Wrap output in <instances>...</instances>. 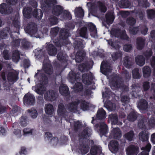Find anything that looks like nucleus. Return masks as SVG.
<instances>
[{"mask_svg":"<svg viewBox=\"0 0 155 155\" xmlns=\"http://www.w3.org/2000/svg\"><path fill=\"white\" fill-rule=\"evenodd\" d=\"M63 12V8L59 5L55 6L52 10V13L56 15H58Z\"/></svg>","mask_w":155,"mask_h":155,"instance_id":"nucleus-21","label":"nucleus"},{"mask_svg":"<svg viewBox=\"0 0 155 155\" xmlns=\"http://www.w3.org/2000/svg\"><path fill=\"white\" fill-rule=\"evenodd\" d=\"M19 42L21 43L22 45L25 49L28 48L29 47L30 43L25 40H15L13 41L12 44L15 46H18L19 45Z\"/></svg>","mask_w":155,"mask_h":155,"instance_id":"nucleus-8","label":"nucleus"},{"mask_svg":"<svg viewBox=\"0 0 155 155\" xmlns=\"http://www.w3.org/2000/svg\"><path fill=\"white\" fill-rule=\"evenodd\" d=\"M89 150V148L88 147L83 146L81 148V152L82 154H84L87 153Z\"/></svg>","mask_w":155,"mask_h":155,"instance_id":"nucleus-52","label":"nucleus"},{"mask_svg":"<svg viewBox=\"0 0 155 155\" xmlns=\"http://www.w3.org/2000/svg\"><path fill=\"white\" fill-rule=\"evenodd\" d=\"M14 134L18 137L21 136V131L19 130H17L14 131Z\"/></svg>","mask_w":155,"mask_h":155,"instance_id":"nucleus-63","label":"nucleus"},{"mask_svg":"<svg viewBox=\"0 0 155 155\" xmlns=\"http://www.w3.org/2000/svg\"><path fill=\"white\" fill-rule=\"evenodd\" d=\"M151 65L154 69V72L155 74V58L153 57L151 61Z\"/></svg>","mask_w":155,"mask_h":155,"instance_id":"nucleus-58","label":"nucleus"},{"mask_svg":"<svg viewBox=\"0 0 155 155\" xmlns=\"http://www.w3.org/2000/svg\"><path fill=\"white\" fill-rule=\"evenodd\" d=\"M121 54L120 53L115 54H112V57L113 59L114 60L115 59L117 58L118 57H120Z\"/></svg>","mask_w":155,"mask_h":155,"instance_id":"nucleus-64","label":"nucleus"},{"mask_svg":"<svg viewBox=\"0 0 155 155\" xmlns=\"http://www.w3.org/2000/svg\"><path fill=\"white\" fill-rule=\"evenodd\" d=\"M20 153L21 154H23L24 155H26L27 154V151L25 147H21Z\"/></svg>","mask_w":155,"mask_h":155,"instance_id":"nucleus-60","label":"nucleus"},{"mask_svg":"<svg viewBox=\"0 0 155 155\" xmlns=\"http://www.w3.org/2000/svg\"><path fill=\"white\" fill-rule=\"evenodd\" d=\"M138 107L140 111L143 113V110H146L147 108V103L145 100L143 99L141 100L138 104Z\"/></svg>","mask_w":155,"mask_h":155,"instance_id":"nucleus-12","label":"nucleus"},{"mask_svg":"<svg viewBox=\"0 0 155 155\" xmlns=\"http://www.w3.org/2000/svg\"><path fill=\"white\" fill-rule=\"evenodd\" d=\"M58 115L61 117V118L64 117L66 115V112L64 107V105L62 104H60L58 106Z\"/></svg>","mask_w":155,"mask_h":155,"instance_id":"nucleus-14","label":"nucleus"},{"mask_svg":"<svg viewBox=\"0 0 155 155\" xmlns=\"http://www.w3.org/2000/svg\"><path fill=\"white\" fill-rule=\"evenodd\" d=\"M78 74L75 75L73 71H71L69 72L68 76V79L69 81L71 83H73L76 80V79H78V78H79V76H78Z\"/></svg>","mask_w":155,"mask_h":155,"instance_id":"nucleus-24","label":"nucleus"},{"mask_svg":"<svg viewBox=\"0 0 155 155\" xmlns=\"http://www.w3.org/2000/svg\"><path fill=\"white\" fill-rule=\"evenodd\" d=\"M108 146L109 150L112 152L117 151L119 149L118 143L115 140L111 141Z\"/></svg>","mask_w":155,"mask_h":155,"instance_id":"nucleus-6","label":"nucleus"},{"mask_svg":"<svg viewBox=\"0 0 155 155\" xmlns=\"http://www.w3.org/2000/svg\"><path fill=\"white\" fill-rule=\"evenodd\" d=\"M149 82H145L143 84V88L145 91L147 90L149 88Z\"/></svg>","mask_w":155,"mask_h":155,"instance_id":"nucleus-59","label":"nucleus"},{"mask_svg":"<svg viewBox=\"0 0 155 155\" xmlns=\"http://www.w3.org/2000/svg\"><path fill=\"white\" fill-rule=\"evenodd\" d=\"M129 100V98L127 96H123L121 99V101L122 102H125L126 103Z\"/></svg>","mask_w":155,"mask_h":155,"instance_id":"nucleus-62","label":"nucleus"},{"mask_svg":"<svg viewBox=\"0 0 155 155\" xmlns=\"http://www.w3.org/2000/svg\"><path fill=\"white\" fill-rule=\"evenodd\" d=\"M50 21L52 24L55 25L58 22V19L56 17H54L50 19Z\"/></svg>","mask_w":155,"mask_h":155,"instance_id":"nucleus-61","label":"nucleus"},{"mask_svg":"<svg viewBox=\"0 0 155 155\" xmlns=\"http://www.w3.org/2000/svg\"><path fill=\"white\" fill-rule=\"evenodd\" d=\"M137 118V114L136 113L134 112H132L127 117V119L129 120L130 121H134Z\"/></svg>","mask_w":155,"mask_h":155,"instance_id":"nucleus-39","label":"nucleus"},{"mask_svg":"<svg viewBox=\"0 0 155 155\" xmlns=\"http://www.w3.org/2000/svg\"><path fill=\"white\" fill-rule=\"evenodd\" d=\"M91 74L90 72L87 74H84L82 76V80L83 83L89 85L91 83Z\"/></svg>","mask_w":155,"mask_h":155,"instance_id":"nucleus-13","label":"nucleus"},{"mask_svg":"<svg viewBox=\"0 0 155 155\" xmlns=\"http://www.w3.org/2000/svg\"><path fill=\"white\" fill-rule=\"evenodd\" d=\"M43 68L45 72L48 74H50L52 72L51 65L49 63L45 64V62H43Z\"/></svg>","mask_w":155,"mask_h":155,"instance_id":"nucleus-25","label":"nucleus"},{"mask_svg":"<svg viewBox=\"0 0 155 155\" xmlns=\"http://www.w3.org/2000/svg\"><path fill=\"white\" fill-rule=\"evenodd\" d=\"M88 26L91 35L92 37L96 38L97 37V30L94 26L91 23H90L88 24Z\"/></svg>","mask_w":155,"mask_h":155,"instance_id":"nucleus-15","label":"nucleus"},{"mask_svg":"<svg viewBox=\"0 0 155 155\" xmlns=\"http://www.w3.org/2000/svg\"><path fill=\"white\" fill-rule=\"evenodd\" d=\"M3 55L4 58L8 60L9 58V55L8 54V51L7 50L4 51L3 52Z\"/></svg>","mask_w":155,"mask_h":155,"instance_id":"nucleus-57","label":"nucleus"},{"mask_svg":"<svg viewBox=\"0 0 155 155\" xmlns=\"http://www.w3.org/2000/svg\"><path fill=\"white\" fill-rule=\"evenodd\" d=\"M74 13L76 16L78 17H82L84 15V12L83 10L81 7L76 8Z\"/></svg>","mask_w":155,"mask_h":155,"instance_id":"nucleus-30","label":"nucleus"},{"mask_svg":"<svg viewBox=\"0 0 155 155\" xmlns=\"http://www.w3.org/2000/svg\"><path fill=\"white\" fill-rule=\"evenodd\" d=\"M81 53L78 52L76 55L75 60L77 62H80L83 59L84 56L81 55L80 56Z\"/></svg>","mask_w":155,"mask_h":155,"instance_id":"nucleus-44","label":"nucleus"},{"mask_svg":"<svg viewBox=\"0 0 155 155\" xmlns=\"http://www.w3.org/2000/svg\"><path fill=\"white\" fill-rule=\"evenodd\" d=\"M87 29L86 28H82L80 32V35L83 37H85L86 35Z\"/></svg>","mask_w":155,"mask_h":155,"instance_id":"nucleus-45","label":"nucleus"},{"mask_svg":"<svg viewBox=\"0 0 155 155\" xmlns=\"http://www.w3.org/2000/svg\"><path fill=\"white\" fill-rule=\"evenodd\" d=\"M138 152L137 147L133 145H130L128 147L126 150L127 155H137Z\"/></svg>","mask_w":155,"mask_h":155,"instance_id":"nucleus-7","label":"nucleus"},{"mask_svg":"<svg viewBox=\"0 0 155 155\" xmlns=\"http://www.w3.org/2000/svg\"><path fill=\"white\" fill-rule=\"evenodd\" d=\"M137 48L139 49H141L144 45V39L141 38H138L137 39Z\"/></svg>","mask_w":155,"mask_h":155,"instance_id":"nucleus-29","label":"nucleus"},{"mask_svg":"<svg viewBox=\"0 0 155 155\" xmlns=\"http://www.w3.org/2000/svg\"><path fill=\"white\" fill-rule=\"evenodd\" d=\"M56 0H45V3L47 5H54L56 3Z\"/></svg>","mask_w":155,"mask_h":155,"instance_id":"nucleus-50","label":"nucleus"},{"mask_svg":"<svg viewBox=\"0 0 155 155\" xmlns=\"http://www.w3.org/2000/svg\"><path fill=\"white\" fill-rule=\"evenodd\" d=\"M19 52L18 50H15L13 52L12 56V59L14 62L16 63L19 61Z\"/></svg>","mask_w":155,"mask_h":155,"instance_id":"nucleus-32","label":"nucleus"},{"mask_svg":"<svg viewBox=\"0 0 155 155\" xmlns=\"http://www.w3.org/2000/svg\"><path fill=\"white\" fill-rule=\"evenodd\" d=\"M59 91L62 95L68 94V88L65 84H61L59 87Z\"/></svg>","mask_w":155,"mask_h":155,"instance_id":"nucleus-22","label":"nucleus"},{"mask_svg":"<svg viewBox=\"0 0 155 155\" xmlns=\"http://www.w3.org/2000/svg\"><path fill=\"white\" fill-rule=\"evenodd\" d=\"M35 81L36 84L35 87H32V89L37 93L41 94L46 90L45 85L48 82L47 78L44 75L41 76L40 72L38 71L35 76Z\"/></svg>","mask_w":155,"mask_h":155,"instance_id":"nucleus-1","label":"nucleus"},{"mask_svg":"<svg viewBox=\"0 0 155 155\" xmlns=\"http://www.w3.org/2000/svg\"><path fill=\"white\" fill-rule=\"evenodd\" d=\"M111 34L116 37H120L121 38L123 39H126L127 38V36L125 31H123L121 33L119 31H114L113 30H112L111 31Z\"/></svg>","mask_w":155,"mask_h":155,"instance_id":"nucleus-11","label":"nucleus"},{"mask_svg":"<svg viewBox=\"0 0 155 155\" xmlns=\"http://www.w3.org/2000/svg\"><path fill=\"white\" fill-rule=\"evenodd\" d=\"M78 102L77 100L70 104L68 107L69 110L71 112H75L78 108V106L79 104L81 106V108L83 110L85 111L87 109L88 105L87 102L84 101L79 102V103Z\"/></svg>","mask_w":155,"mask_h":155,"instance_id":"nucleus-2","label":"nucleus"},{"mask_svg":"<svg viewBox=\"0 0 155 155\" xmlns=\"http://www.w3.org/2000/svg\"><path fill=\"white\" fill-rule=\"evenodd\" d=\"M139 139L142 141H147L148 139V132L145 130L140 132L139 134Z\"/></svg>","mask_w":155,"mask_h":155,"instance_id":"nucleus-19","label":"nucleus"},{"mask_svg":"<svg viewBox=\"0 0 155 155\" xmlns=\"http://www.w3.org/2000/svg\"><path fill=\"white\" fill-rule=\"evenodd\" d=\"M138 29L137 28H133V26L130 27L129 28V32L132 34H135L137 32Z\"/></svg>","mask_w":155,"mask_h":155,"instance_id":"nucleus-51","label":"nucleus"},{"mask_svg":"<svg viewBox=\"0 0 155 155\" xmlns=\"http://www.w3.org/2000/svg\"><path fill=\"white\" fill-rule=\"evenodd\" d=\"M33 131V130L30 129L29 128L25 129L23 130L24 134L25 135L29 134H32Z\"/></svg>","mask_w":155,"mask_h":155,"instance_id":"nucleus-55","label":"nucleus"},{"mask_svg":"<svg viewBox=\"0 0 155 155\" xmlns=\"http://www.w3.org/2000/svg\"><path fill=\"white\" fill-rule=\"evenodd\" d=\"M31 12L30 8H24L23 10V14L24 16L27 18H29Z\"/></svg>","mask_w":155,"mask_h":155,"instance_id":"nucleus-41","label":"nucleus"},{"mask_svg":"<svg viewBox=\"0 0 155 155\" xmlns=\"http://www.w3.org/2000/svg\"><path fill=\"white\" fill-rule=\"evenodd\" d=\"M24 102L28 104L32 105L35 103V97L32 94L28 93L24 97Z\"/></svg>","mask_w":155,"mask_h":155,"instance_id":"nucleus-4","label":"nucleus"},{"mask_svg":"<svg viewBox=\"0 0 155 155\" xmlns=\"http://www.w3.org/2000/svg\"><path fill=\"white\" fill-rule=\"evenodd\" d=\"M28 112H29L30 115L32 118H36L37 116V111L34 109H31L28 110Z\"/></svg>","mask_w":155,"mask_h":155,"instance_id":"nucleus-42","label":"nucleus"},{"mask_svg":"<svg viewBox=\"0 0 155 155\" xmlns=\"http://www.w3.org/2000/svg\"><path fill=\"white\" fill-rule=\"evenodd\" d=\"M90 130H88V129L84 130L83 133V136L84 138H87V137H89L90 135Z\"/></svg>","mask_w":155,"mask_h":155,"instance_id":"nucleus-49","label":"nucleus"},{"mask_svg":"<svg viewBox=\"0 0 155 155\" xmlns=\"http://www.w3.org/2000/svg\"><path fill=\"white\" fill-rule=\"evenodd\" d=\"M61 20H70L71 17V16L69 12L67 11H65L62 12L61 14Z\"/></svg>","mask_w":155,"mask_h":155,"instance_id":"nucleus-27","label":"nucleus"},{"mask_svg":"<svg viewBox=\"0 0 155 155\" xmlns=\"http://www.w3.org/2000/svg\"><path fill=\"white\" fill-rule=\"evenodd\" d=\"M52 134L49 132H48L45 133V138L46 141H50L52 139Z\"/></svg>","mask_w":155,"mask_h":155,"instance_id":"nucleus-46","label":"nucleus"},{"mask_svg":"<svg viewBox=\"0 0 155 155\" xmlns=\"http://www.w3.org/2000/svg\"><path fill=\"white\" fill-rule=\"evenodd\" d=\"M73 87L74 91L76 92L81 91L83 88L82 84L80 83H76Z\"/></svg>","mask_w":155,"mask_h":155,"instance_id":"nucleus-40","label":"nucleus"},{"mask_svg":"<svg viewBox=\"0 0 155 155\" xmlns=\"http://www.w3.org/2000/svg\"><path fill=\"white\" fill-rule=\"evenodd\" d=\"M147 13L148 17L150 18H152L155 15V11L153 10L147 11Z\"/></svg>","mask_w":155,"mask_h":155,"instance_id":"nucleus-53","label":"nucleus"},{"mask_svg":"<svg viewBox=\"0 0 155 155\" xmlns=\"http://www.w3.org/2000/svg\"><path fill=\"white\" fill-rule=\"evenodd\" d=\"M33 15L35 17L40 20L41 18L43 16L42 12L40 9H35L34 11Z\"/></svg>","mask_w":155,"mask_h":155,"instance_id":"nucleus-31","label":"nucleus"},{"mask_svg":"<svg viewBox=\"0 0 155 155\" xmlns=\"http://www.w3.org/2000/svg\"><path fill=\"white\" fill-rule=\"evenodd\" d=\"M101 72L104 74L106 75H109L111 70L110 67H107L106 62L103 61L102 62L101 65Z\"/></svg>","mask_w":155,"mask_h":155,"instance_id":"nucleus-5","label":"nucleus"},{"mask_svg":"<svg viewBox=\"0 0 155 155\" xmlns=\"http://www.w3.org/2000/svg\"><path fill=\"white\" fill-rule=\"evenodd\" d=\"M99 133L101 137L102 135H104L107 132L108 128L105 124L104 122H102L100 124L99 127Z\"/></svg>","mask_w":155,"mask_h":155,"instance_id":"nucleus-10","label":"nucleus"},{"mask_svg":"<svg viewBox=\"0 0 155 155\" xmlns=\"http://www.w3.org/2000/svg\"><path fill=\"white\" fill-rule=\"evenodd\" d=\"M110 135L111 137L118 139L121 137L122 135L120 129L118 128H115L112 130Z\"/></svg>","mask_w":155,"mask_h":155,"instance_id":"nucleus-9","label":"nucleus"},{"mask_svg":"<svg viewBox=\"0 0 155 155\" xmlns=\"http://www.w3.org/2000/svg\"><path fill=\"white\" fill-rule=\"evenodd\" d=\"M7 5L3 3L0 5V12L2 14H7L11 12L10 11H7Z\"/></svg>","mask_w":155,"mask_h":155,"instance_id":"nucleus-33","label":"nucleus"},{"mask_svg":"<svg viewBox=\"0 0 155 155\" xmlns=\"http://www.w3.org/2000/svg\"><path fill=\"white\" fill-rule=\"evenodd\" d=\"M139 70L138 69H135L133 71V77L134 78H139L140 77V75L139 73Z\"/></svg>","mask_w":155,"mask_h":155,"instance_id":"nucleus-43","label":"nucleus"},{"mask_svg":"<svg viewBox=\"0 0 155 155\" xmlns=\"http://www.w3.org/2000/svg\"><path fill=\"white\" fill-rule=\"evenodd\" d=\"M48 54L50 55L53 56L56 54L57 50L54 46L51 44H50L48 46Z\"/></svg>","mask_w":155,"mask_h":155,"instance_id":"nucleus-28","label":"nucleus"},{"mask_svg":"<svg viewBox=\"0 0 155 155\" xmlns=\"http://www.w3.org/2000/svg\"><path fill=\"white\" fill-rule=\"evenodd\" d=\"M101 152V148L98 147L96 146L92 147L90 151V153L92 155H95L97 153H100Z\"/></svg>","mask_w":155,"mask_h":155,"instance_id":"nucleus-35","label":"nucleus"},{"mask_svg":"<svg viewBox=\"0 0 155 155\" xmlns=\"http://www.w3.org/2000/svg\"><path fill=\"white\" fill-rule=\"evenodd\" d=\"M132 48V46L130 44H126L124 45L123 47L124 50L127 52L130 51Z\"/></svg>","mask_w":155,"mask_h":155,"instance_id":"nucleus-47","label":"nucleus"},{"mask_svg":"<svg viewBox=\"0 0 155 155\" xmlns=\"http://www.w3.org/2000/svg\"><path fill=\"white\" fill-rule=\"evenodd\" d=\"M58 139L57 137H54L52 138L49 142L53 145H56L58 142Z\"/></svg>","mask_w":155,"mask_h":155,"instance_id":"nucleus-56","label":"nucleus"},{"mask_svg":"<svg viewBox=\"0 0 155 155\" xmlns=\"http://www.w3.org/2000/svg\"><path fill=\"white\" fill-rule=\"evenodd\" d=\"M106 108L109 110H113L116 108V106L114 104H113L110 101L107 102L106 104Z\"/></svg>","mask_w":155,"mask_h":155,"instance_id":"nucleus-38","label":"nucleus"},{"mask_svg":"<svg viewBox=\"0 0 155 155\" xmlns=\"http://www.w3.org/2000/svg\"><path fill=\"white\" fill-rule=\"evenodd\" d=\"M151 148V144L149 143H148L145 147L141 148V149L144 151L139 155H149L148 153L150 151Z\"/></svg>","mask_w":155,"mask_h":155,"instance_id":"nucleus-23","label":"nucleus"},{"mask_svg":"<svg viewBox=\"0 0 155 155\" xmlns=\"http://www.w3.org/2000/svg\"><path fill=\"white\" fill-rule=\"evenodd\" d=\"M20 124L21 125L25 126L27 124L26 120V118L23 117H22L20 120Z\"/></svg>","mask_w":155,"mask_h":155,"instance_id":"nucleus-54","label":"nucleus"},{"mask_svg":"<svg viewBox=\"0 0 155 155\" xmlns=\"http://www.w3.org/2000/svg\"><path fill=\"white\" fill-rule=\"evenodd\" d=\"M143 75L144 77H148L150 75V68L148 66H145L143 69Z\"/></svg>","mask_w":155,"mask_h":155,"instance_id":"nucleus-34","label":"nucleus"},{"mask_svg":"<svg viewBox=\"0 0 155 155\" xmlns=\"http://www.w3.org/2000/svg\"><path fill=\"white\" fill-rule=\"evenodd\" d=\"M45 113L48 114L54 115V109L53 106L50 104H45Z\"/></svg>","mask_w":155,"mask_h":155,"instance_id":"nucleus-16","label":"nucleus"},{"mask_svg":"<svg viewBox=\"0 0 155 155\" xmlns=\"http://www.w3.org/2000/svg\"><path fill=\"white\" fill-rule=\"evenodd\" d=\"M18 73L14 70H12L9 71L7 77L8 82L10 84H13L18 79Z\"/></svg>","mask_w":155,"mask_h":155,"instance_id":"nucleus-3","label":"nucleus"},{"mask_svg":"<svg viewBox=\"0 0 155 155\" xmlns=\"http://www.w3.org/2000/svg\"><path fill=\"white\" fill-rule=\"evenodd\" d=\"M136 64L139 66H142L145 63L144 58L142 55L137 56L135 59Z\"/></svg>","mask_w":155,"mask_h":155,"instance_id":"nucleus-20","label":"nucleus"},{"mask_svg":"<svg viewBox=\"0 0 155 155\" xmlns=\"http://www.w3.org/2000/svg\"><path fill=\"white\" fill-rule=\"evenodd\" d=\"M126 22L128 24L132 25L135 23L136 21L134 18H133L130 17L127 19Z\"/></svg>","mask_w":155,"mask_h":155,"instance_id":"nucleus-48","label":"nucleus"},{"mask_svg":"<svg viewBox=\"0 0 155 155\" xmlns=\"http://www.w3.org/2000/svg\"><path fill=\"white\" fill-rule=\"evenodd\" d=\"M109 119L113 124H116L117 123V118L115 114H110L109 115Z\"/></svg>","mask_w":155,"mask_h":155,"instance_id":"nucleus-36","label":"nucleus"},{"mask_svg":"<svg viewBox=\"0 0 155 155\" xmlns=\"http://www.w3.org/2000/svg\"><path fill=\"white\" fill-rule=\"evenodd\" d=\"M45 98L47 100L53 101L55 99V95L53 91L51 90L47 92L45 94Z\"/></svg>","mask_w":155,"mask_h":155,"instance_id":"nucleus-18","label":"nucleus"},{"mask_svg":"<svg viewBox=\"0 0 155 155\" xmlns=\"http://www.w3.org/2000/svg\"><path fill=\"white\" fill-rule=\"evenodd\" d=\"M134 135V132L133 131H130L126 133L124 135V137L127 140L131 141L133 140Z\"/></svg>","mask_w":155,"mask_h":155,"instance_id":"nucleus-37","label":"nucleus"},{"mask_svg":"<svg viewBox=\"0 0 155 155\" xmlns=\"http://www.w3.org/2000/svg\"><path fill=\"white\" fill-rule=\"evenodd\" d=\"M106 22L109 25L113 22L114 17L113 12L107 13L106 15Z\"/></svg>","mask_w":155,"mask_h":155,"instance_id":"nucleus-26","label":"nucleus"},{"mask_svg":"<svg viewBox=\"0 0 155 155\" xmlns=\"http://www.w3.org/2000/svg\"><path fill=\"white\" fill-rule=\"evenodd\" d=\"M106 117L105 111L102 108L99 109L97 114L96 118L99 120H101L105 118Z\"/></svg>","mask_w":155,"mask_h":155,"instance_id":"nucleus-17","label":"nucleus"}]
</instances>
